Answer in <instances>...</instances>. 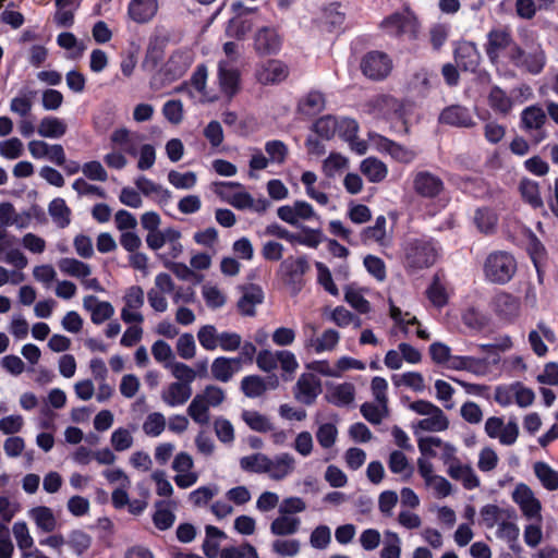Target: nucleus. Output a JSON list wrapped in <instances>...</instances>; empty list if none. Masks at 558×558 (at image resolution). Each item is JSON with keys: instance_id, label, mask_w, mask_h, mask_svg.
Here are the masks:
<instances>
[{"instance_id": "f257e3e1", "label": "nucleus", "mask_w": 558, "mask_h": 558, "mask_svg": "<svg viewBox=\"0 0 558 558\" xmlns=\"http://www.w3.org/2000/svg\"><path fill=\"white\" fill-rule=\"evenodd\" d=\"M441 247L428 236L409 239L403 244V265L409 272L432 267L440 255Z\"/></svg>"}, {"instance_id": "f03ea898", "label": "nucleus", "mask_w": 558, "mask_h": 558, "mask_svg": "<svg viewBox=\"0 0 558 558\" xmlns=\"http://www.w3.org/2000/svg\"><path fill=\"white\" fill-rule=\"evenodd\" d=\"M514 256L506 251H494L487 255L483 265L485 279L495 284H506L517 272Z\"/></svg>"}, {"instance_id": "7ed1b4c3", "label": "nucleus", "mask_w": 558, "mask_h": 558, "mask_svg": "<svg viewBox=\"0 0 558 558\" xmlns=\"http://www.w3.org/2000/svg\"><path fill=\"white\" fill-rule=\"evenodd\" d=\"M411 411L417 415L424 416V418L412 423V428L415 434L422 432H444L449 427V420L444 411L427 400H416L409 403L408 407Z\"/></svg>"}, {"instance_id": "20e7f679", "label": "nucleus", "mask_w": 558, "mask_h": 558, "mask_svg": "<svg viewBox=\"0 0 558 558\" xmlns=\"http://www.w3.org/2000/svg\"><path fill=\"white\" fill-rule=\"evenodd\" d=\"M310 268L306 255L289 256L281 262L278 274L291 292L299 293L304 286L303 277Z\"/></svg>"}, {"instance_id": "39448f33", "label": "nucleus", "mask_w": 558, "mask_h": 558, "mask_svg": "<svg viewBox=\"0 0 558 558\" xmlns=\"http://www.w3.org/2000/svg\"><path fill=\"white\" fill-rule=\"evenodd\" d=\"M510 61L530 74H539L546 65V54L541 45L531 48L530 51L523 50L519 45L511 46L509 52Z\"/></svg>"}, {"instance_id": "423d86ee", "label": "nucleus", "mask_w": 558, "mask_h": 558, "mask_svg": "<svg viewBox=\"0 0 558 558\" xmlns=\"http://www.w3.org/2000/svg\"><path fill=\"white\" fill-rule=\"evenodd\" d=\"M317 327L308 323L304 326V349L311 353L320 354L332 351L339 343L340 333L335 329H326L316 336Z\"/></svg>"}, {"instance_id": "0eeeda50", "label": "nucleus", "mask_w": 558, "mask_h": 558, "mask_svg": "<svg viewBox=\"0 0 558 558\" xmlns=\"http://www.w3.org/2000/svg\"><path fill=\"white\" fill-rule=\"evenodd\" d=\"M380 28L391 37L409 36L415 38L417 21L410 11L396 12L381 21Z\"/></svg>"}, {"instance_id": "6e6552de", "label": "nucleus", "mask_w": 558, "mask_h": 558, "mask_svg": "<svg viewBox=\"0 0 558 558\" xmlns=\"http://www.w3.org/2000/svg\"><path fill=\"white\" fill-rule=\"evenodd\" d=\"M511 497L526 520L543 521L542 502L536 498L530 486L524 483L518 484L514 487Z\"/></svg>"}, {"instance_id": "1a4fd4ad", "label": "nucleus", "mask_w": 558, "mask_h": 558, "mask_svg": "<svg viewBox=\"0 0 558 558\" xmlns=\"http://www.w3.org/2000/svg\"><path fill=\"white\" fill-rule=\"evenodd\" d=\"M369 145L381 154H388L393 160L401 163H410L415 157L416 153L392 140H389L376 132H368Z\"/></svg>"}, {"instance_id": "9d476101", "label": "nucleus", "mask_w": 558, "mask_h": 558, "mask_svg": "<svg viewBox=\"0 0 558 558\" xmlns=\"http://www.w3.org/2000/svg\"><path fill=\"white\" fill-rule=\"evenodd\" d=\"M546 120L545 111L538 106H530L521 113L522 129L530 134L535 144L547 137V132L544 130Z\"/></svg>"}, {"instance_id": "9b49d317", "label": "nucleus", "mask_w": 558, "mask_h": 558, "mask_svg": "<svg viewBox=\"0 0 558 558\" xmlns=\"http://www.w3.org/2000/svg\"><path fill=\"white\" fill-rule=\"evenodd\" d=\"M361 69L365 76L372 80H383L390 73L392 61L385 52L371 51L362 59Z\"/></svg>"}, {"instance_id": "f8f14e48", "label": "nucleus", "mask_w": 558, "mask_h": 558, "mask_svg": "<svg viewBox=\"0 0 558 558\" xmlns=\"http://www.w3.org/2000/svg\"><path fill=\"white\" fill-rule=\"evenodd\" d=\"M413 191L424 198H436L445 190L444 181L437 174L423 170L413 174Z\"/></svg>"}, {"instance_id": "ddd939ff", "label": "nucleus", "mask_w": 558, "mask_h": 558, "mask_svg": "<svg viewBox=\"0 0 558 558\" xmlns=\"http://www.w3.org/2000/svg\"><path fill=\"white\" fill-rule=\"evenodd\" d=\"M485 432L490 438H497L501 445H513L519 436V426L514 420L507 424L501 417L492 416L485 422Z\"/></svg>"}, {"instance_id": "4468645a", "label": "nucleus", "mask_w": 558, "mask_h": 558, "mask_svg": "<svg viewBox=\"0 0 558 558\" xmlns=\"http://www.w3.org/2000/svg\"><path fill=\"white\" fill-rule=\"evenodd\" d=\"M217 186H219V190H217V193L220 195V197L226 201L228 204H230L232 207L236 209H248L254 206V198L252 195L244 191L240 190L236 192H232L231 189H242V184L239 182H220L217 183Z\"/></svg>"}, {"instance_id": "2eb2a0df", "label": "nucleus", "mask_w": 558, "mask_h": 558, "mask_svg": "<svg viewBox=\"0 0 558 558\" xmlns=\"http://www.w3.org/2000/svg\"><path fill=\"white\" fill-rule=\"evenodd\" d=\"M322 392V383L313 373L302 374L294 388V398L306 405L313 404Z\"/></svg>"}, {"instance_id": "dca6fc26", "label": "nucleus", "mask_w": 558, "mask_h": 558, "mask_svg": "<svg viewBox=\"0 0 558 558\" xmlns=\"http://www.w3.org/2000/svg\"><path fill=\"white\" fill-rule=\"evenodd\" d=\"M296 468V460L290 452H280L269 457L267 476L276 482H280L291 476Z\"/></svg>"}, {"instance_id": "f3484780", "label": "nucleus", "mask_w": 558, "mask_h": 558, "mask_svg": "<svg viewBox=\"0 0 558 558\" xmlns=\"http://www.w3.org/2000/svg\"><path fill=\"white\" fill-rule=\"evenodd\" d=\"M282 46V39L274 27H262L254 36V49L259 56L277 54Z\"/></svg>"}, {"instance_id": "a211bd4d", "label": "nucleus", "mask_w": 558, "mask_h": 558, "mask_svg": "<svg viewBox=\"0 0 558 558\" xmlns=\"http://www.w3.org/2000/svg\"><path fill=\"white\" fill-rule=\"evenodd\" d=\"M517 45L513 43L511 34L506 29H493L487 34V43L485 51L488 59L493 63H497L500 57V52L508 50L511 51V46Z\"/></svg>"}, {"instance_id": "6ab92c4d", "label": "nucleus", "mask_w": 558, "mask_h": 558, "mask_svg": "<svg viewBox=\"0 0 558 558\" xmlns=\"http://www.w3.org/2000/svg\"><path fill=\"white\" fill-rule=\"evenodd\" d=\"M492 304L494 312L502 320L512 322L520 314V299L510 293H497L494 296Z\"/></svg>"}, {"instance_id": "aec40b11", "label": "nucleus", "mask_w": 558, "mask_h": 558, "mask_svg": "<svg viewBox=\"0 0 558 558\" xmlns=\"http://www.w3.org/2000/svg\"><path fill=\"white\" fill-rule=\"evenodd\" d=\"M288 66L279 60H268L256 69V80L263 85L277 84L288 77Z\"/></svg>"}, {"instance_id": "412c9836", "label": "nucleus", "mask_w": 558, "mask_h": 558, "mask_svg": "<svg viewBox=\"0 0 558 558\" xmlns=\"http://www.w3.org/2000/svg\"><path fill=\"white\" fill-rule=\"evenodd\" d=\"M143 138V135L137 132H132L126 128L114 130L110 136L111 144L116 148H120L124 154L132 157L137 156Z\"/></svg>"}, {"instance_id": "4be33fe9", "label": "nucleus", "mask_w": 558, "mask_h": 558, "mask_svg": "<svg viewBox=\"0 0 558 558\" xmlns=\"http://www.w3.org/2000/svg\"><path fill=\"white\" fill-rule=\"evenodd\" d=\"M387 220L385 216H378L373 226L362 230L360 238L365 245L377 244L381 247H388L391 244V236L386 230Z\"/></svg>"}, {"instance_id": "5701e85b", "label": "nucleus", "mask_w": 558, "mask_h": 558, "mask_svg": "<svg viewBox=\"0 0 558 558\" xmlns=\"http://www.w3.org/2000/svg\"><path fill=\"white\" fill-rule=\"evenodd\" d=\"M158 9V0H131L128 4V16L137 24H145L155 17Z\"/></svg>"}, {"instance_id": "b1692460", "label": "nucleus", "mask_w": 558, "mask_h": 558, "mask_svg": "<svg viewBox=\"0 0 558 558\" xmlns=\"http://www.w3.org/2000/svg\"><path fill=\"white\" fill-rule=\"evenodd\" d=\"M83 307L90 313V320L95 325H101L114 315V307L108 301H100L95 295H86L83 299Z\"/></svg>"}, {"instance_id": "393cba45", "label": "nucleus", "mask_w": 558, "mask_h": 558, "mask_svg": "<svg viewBox=\"0 0 558 558\" xmlns=\"http://www.w3.org/2000/svg\"><path fill=\"white\" fill-rule=\"evenodd\" d=\"M193 389L183 383L172 381L165 387L160 398L165 404L170 408H177L185 404L192 397Z\"/></svg>"}, {"instance_id": "a878e982", "label": "nucleus", "mask_w": 558, "mask_h": 558, "mask_svg": "<svg viewBox=\"0 0 558 558\" xmlns=\"http://www.w3.org/2000/svg\"><path fill=\"white\" fill-rule=\"evenodd\" d=\"M454 59L462 70L474 72L481 60V54L475 46L471 41H460L457 44L454 49Z\"/></svg>"}, {"instance_id": "bb28decb", "label": "nucleus", "mask_w": 558, "mask_h": 558, "mask_svg": "<svg viewBox=\"0 0 558 558\" xmlns=\"http://www.w3.org/2000/svg\"><path fill=\"white\" fill-rule=\"evenodd\" d=\"M445 366L452 371H466L476 376L485 375L487 369V363L485 359L469 355L451 354Z\"/></svg>"}, {"instance_id": "cd10ccee", "label": "nucleus", "mask_w": 558, "mask_h": 558, "mask_svg": "<svg viewBox=\"0 0 558 558\" xmlns=\"http://www.w3.org/2000/svg\"><path fill=\"white\" fill-rule=\"evenodd\" d=\"M241 357H216L210 366L213 377L221 383H228L241 369Z\"/></svg>"}, {"instance_id": "c85d7f7f", "label": "nucleus", "mask_w": 558, "mask_h": 558, "mask_svg": "<svg viewBox=\"0 0 558 558\" xmlns=\"http://www.w3.org/2000/svg\"><path fill=\"white\" fill-rule=\"evenodd\" d=\"M439 121L457 128H472L475 124L470 110L460 105L445 108L439 116Z\"/></svg>"}, {"instance_id": "c756f323", "label": "nucleus", "mask_w": 558, "mask_h": 558, "mask_svg": "<svg viewBox=\"0 0 558 558\" xmlns=\"http://www.w3.org/2000/svg\"><path fill=\"white\" fill-rule=\"evenodd\" d=\"M264 301V291L259 286L248 284L243 288V294L238 302L242 315L254 316L255 306Z\"/></svg>"}, {"instance_id": "7c9ffc66", "label": "nucleus", "mask_w": 558, "mask_h": 558, "mask_svg": "<svg viewBox=\"0 0 558 558\" xmlns=\"http://www.w3.org/2000/svg\"><path fill=\"white\" fill-rule=\"evenodd\" d=\"M134 183L143 195L154 198L159 204H167L171 198V192L169 190L145 175L136 178Z\"/></svg>"}, {"instance_id": "2f4dec72", "label": "nucleus", "mask_w": 558, "mask_h": 558, "mask_svg": "<svg viewBox=\"0 0 558 558\" xmlns=\"http://www.w3.org/2000/svg\"><path fill=\"white\" fill-rule=\"evenodd\" d=\"M480 514L486 527L493 529L504 520H512L517 518L513 508H500L496 505H485L481 508Z\"/></svg>"}, {"instance_id": "473e14b6", "label": "nucleus", "mask_w": 558, "mask_h": 558, "mask_svg": "<svg viewBox=\"0 0 558 558\" xmlns=\"http://www.w3.org/2000/svg\"><path fill=\"white\" fill-rule=\"evenodd\" d=\"M302 521L296 515L278 514L269 526L270 533L283 537L296 534L301 529Z\"/></svg>"}, {"instance_id": "72a5a7b5", "label": "nucleus", "mask_w": 558, "mask_h": 558, "mask_svg": "<svg viewBox=\"0 0 558 558\" xmlns=\"http://www.w3.org/2000/svg\"><path fill=\"white\" fill-rule=\"evenodd\" d=\"M254 23V12L247 10L229 21L226 33L229 37L241 39L252 29Z\"/></svg>"}, {"instance_id": "f704fd0d", "label": "nucleus", "mask_w": 558, "mask_h": 558, "mask_svg": "<svg viewBox=\"0 0 558 558\" xmlns=\"http://www.w3.org/2000/svg\"><path fill=\"white\" fill-rule=\"evenodd\" d=\"M174 506V502L169 500L156 501L153 522L158 530L166 531L173 525L175 521V514L173 513Z\"/></svg>"}, {"instance_id": "c9c22d12", "label": "nucleus", "mask_w": 558, "mask_h": 558, "mask_svg": "<svg viewBox=\"0 0 558 558\" xmlns=\"http://www.w3.org/2000/svg\"><path fill=\"white\" fill-rule=\"evenodd\" d=\"M447 473L452 480L460 481L465 489L472 490L480 486V478L472 466L461 461L447 468Z\"/></svg>"}, {"instance_id": "e433bc0d", "label": "nucleus", "mask_w": 558, "mask_h": 558, "mask_svg": "<svg viewBox=\"0 0 558 558\" xmlns=\"http://www.w3.org/2000/svg\"><path fill=\"white\" fill-rule=\"evenodd\" d=\"M68 131V125L64 120L47 116L43 118L37 128V133L44 138L57 140L61 138Z\"/></svg>"}, {"instance_id": "4c0bfd02", "label": "nucleus", "mask_w": 558, "mask_h": 558, "mask_svg": "<svg viewBox=\"0 0 558 558\" xmlns=\"http://www.w3.org/2000/svg\"><path fill=\"white\" fill-rule=\"evenodd\" d=\"M218 78L221 92L232 97L239 87L240 75L235 69L229 68L223 61L219 62Z\"/></svg>"}, {"instance_id": "58836bf2", "label": "nucleus", "mask_w": 558, "mask_h": 558, "mask_svg": "<svg viewBox=\"0 0 558 558\" xmlns=\"http://www.w3.org/2000/svg\"><path fill=\"white\" fill-rule=\"evenodd\" d=\"M426 296L429 302L438 308L444 307L448 303L449 292L447 284L438 272L434 275L433 280L426 290Z\"/></svg>"}, {"instance_id": "ea45409f", "label": "nucleus", "mask_w": 558, "mask_h": 558, "mask_svg": "<svg viewBox=\"0 0 558 558\" xmlns=\"http://www.w3.org/2000/svg\"><path fill=\"white\" fill-rule=\"evenodd\" d=\"M360 170L372 183H379L384 181L388 174L386 163L376 157L365 158L361 162Z\"/></svg>"}, {"instance_id": "a19ab883", "label": "nucleus", "mask_w": 558, "mask_h": 558, "mask_svg": "<svg viewBox=\"0 0 558 558\" xmlns=\"http://www.w3.org/2000/svg\"><path fill=\"white\" fill-rule=\"evenodd\" d=\"M29 518L37 529L44 533H51L57 527V519L52 510L46 506H38L29 510Z\"/></svg>"}, {"instance_id": "79ce46f5", "label": "nucleus", "mask_w": 558, "mask_h": 558, "mask_svg": "<svg viewBox=\"0 0 558 558\" xmlns=\"http://www.w3.org/2000/svg\"><path fill=\"white\" fill-rule=\"evenodd\" d=\"M48 214L58 228L64 229L71 223L72 211L61 197L53 198L49 203Z\"/></svg>"}, {"instance_id": "37998d69", "label": "nucleus", "mask_w": 558, "mask_h": 558, "mask_svg": "<svg viewBox=\"0 0 558 558\" xmlns=\"http://www.w3.org/2000/svg\"><path fill=\"white\" fill-rule=\"evenodd\" d=\"M57 265L62 274L77 279L87 278L92 274L90 266L76 258L63 257Z\"/></svg>"}, {"instance_id": "c03bdc74", "label": "nucleus", "mask_w": 558, "mask_h": 558, "mask_svg": "<svg viewBox=\"0 0 558 558\" xmlns=\"http://www.w3.org/2000/svg\"><path fill=\"white\" fill-rule=\"evenodd\" d=\"M325 97L320 92L311 90L299 102V111L303 116L314 117L325 108Z\"/></svg>"}, {"instance_id": "a18cd8bd", "label": "nucleus", "mask_w": 558, "mask_h": 558, "mask_svg": "<svg viewBox=\"0 0 558 558\" xmlns=\"http://www.w3.org/2000/svg\"><path fill=\"white\" fill-rule=\"evenodd\" d=\"M355 389L350 383H343L332 386L328 390L329 401L336 405L344 407L354 401Z\"/></svg>"}, {"instance_id": "49530a36", "label": "nucleus", "mask_w": 558, "mask_h": 558, "mask_svg": "<svg viewBox=\"0 0 558 558\" xmlns=\"http://www.w3.org/2000/svg\"><path fill=\"white\" fill-rule=\"evenodd\" d=\"M388 468L391 473L400 475L403 481H408L413 474V466L407 456L399 450H393L389 454Z\"/></svg>"}, {"instance_id": "de8ad7c7", "label": "nucleus", "mask_w": 558, "mask_h": 558, "mask_svg": "<svg viewBox=\"0 0 558 558\" xmlns=\"http://www.w3.org/2000/svg\"><path fill=\"white\" fill-rule=\"evenodd\" d=\"M269 456L256 452L248 456H244L240 459V468L244 472L267 474Z\"/></svg>"}, {"instance_id": "09e8293b", "label": "nucleus", "mask_w": 558, "mask_h": 558, "mask_svg": "<svg viewBox=\"0 0 558 558\" xmlns=\"http://www.w3.org/2000/svg\"><path fill=\"white\" fill-rule=\"evenodd\" d=\"M533 470L536 477L546 489L556 490L558 488V472L548 463L542 461L535 462Z\"/></svg>"}, {"instance_id": "8fccbe9b", "label": "nucleus", "mask_w": 558, "mask_h": 558, "mask_svg": "<svg viewBox=\"0 0 558 558\" xmlns=\"http://www.w3.org/2000/svg\"><path fill=\"white\" fill-rule=\"evenodd\" d=\"M392 383L396 387L404 386L415 392H423L425 390L424 377L418 372L396 374L392 376Z\"/></svg>"}, {"instance_id": "3c124183", "label": "nucleus", "mask_w": 558, "mask_h": 558, "mask_svg": "<svg viewBox=\"0 0 558 558\" xmlns=\"http://www.w3.org/2000/svg\"><path fill=\"white\" fill-rule=\"evenodd\" d=\"M488 104L494 111L501 114L509 113L513 106L512 99L498 86H494L490 89Z\"/></svg>"}, {"instance_id": "603ef678", "label": "nucleus", "mask_w": 558, "mask_h": 558, "mask_svg": "<svg viewBox=\"0 0 558 558\" xmlns=\"http://www.w3.org/2000/svg\"><path fill=\"white\" fill-rule=\"evenodd\" d=\"M173 238H181L180 231L174 228H167L157 230L146 235V244L153 251H158L163 247Z\"/></svg>"}, {"instance_id": "864d4df0", "label": "nucleus", "mask_w": 558, "mask_h": 558, "mask_svg": "<svg viewBox=\"0 0 558 558\" xmlns=\"http://www.w3.org/2000/svg\"><path fill=\"white\" fill-rule=\"evenodd\" d=\"M242 420L246 423V425L258 433H267L269 430H272V423L270 420L253 410H244L241 414Z\"/></svg>"}, {"instance_id": "5fc2aeb1", "label": "nucleus", "mask_w": 558, "mask_h": 558, "mask_svg": "<svg viewBox=\"0 0 558 558\" xmlns=\"http://www.w3.org/2000/svg\"><path fill=\"white\" fill-rule=\"evenodd\" d=\"M209 405L196 395L187 407L189 416L199 425H207L210 421Z\"/></svg>"}, {"instance_id": "6e6d98bb", "label": "nucleus", "mask_w": 558, "mask_h": 558, "mask_svg": "<svg viewBox=\"0 0 558 558\" xmlns=\"http://www.w3.org/2000/svg\"><path fill=\"white\" fill-rule=\"evenodd\" d=\"M264 148L271 165L281 166L286 162L289 155V149L282 141H267Z\"/></svg>"}, {"instance_id": "4d7b16f0", "label": "nucleus", "mask_w": 558, "mask_h": 558, "mask_svg": "<svg viewBox=\"0 0 558 558\" xmlns=\"http://www.w3.org/2000/svg\"><path fill=\"white\" fill-rule=\"evenodd\" d=\"M35 92L21 90L20 94L13 97L10 101V111L25 118L27 117L33 109V97Z\"/></svg>"}, {"instance_id": "13d9d810", "label": "nucleus", "mask_w": 558, "mask_h": 558, "mask_svg": "<svg viewBox=\"0 0 558 558\" xmlns=\"http://www.w3.org/2000/svg\"><path fill=\"white\" fill-rule=\"evenodd\" d=\"M166 425L165 415L160 412H153L146 416L142 428L146 436L156 438L163 433Z\"/></svg>"}, {"instance_id": "bf43d9fd", "label": "nucleus", "mask_w": 558, "mask_h": 558, "mask_svg": "<svg viewBox=\"0 0 558 558\" xmlns=\"http://www.w3.org/2000/svg\"><path fill=\"white\" fill-rule=\"evenodd\" d=\"M519 190L522 198L533 208H541L543 206L539 187L535 181L529 179L522 180Z\"/></svg>"}, {"instance_id": "052dcab7", "label": "nucleus", "mask_w": 558, "mask_h": 558, "mask_svg": "<svg viewBox=\"0 0 558 558\" xmlns=\"http://www.w3.org/2000/svg\"><path fill=\"white\" fill-rule=\"evenodd\" d=\"M301 549V542L296 538H276L271 544L274 554L280 557H295Z\"/></svg>"}, {"instance_id": "680f3d73", "label": "nucleus", "mask_w": 558, "mask_h": 558, "mask_svg": "<svg viewBox=\"0 0 558 558\" xmlns=\"http://www.w3.org/2000/svg\"><path fill=\"white\" fill-rule=\"evenodd\" d=\"M498 217L489 208H478L474 215V223L483 233H490L497 226Z\"/></svg>"}, {"instance_id": "e2e57ef3", "label": "nucleus", "mask_w": 558, "mask_h": 558, "mask_svg": "<svg viewBox=\"0 0 558 558\" xmlns=\"http://www.w3.org/2000/svg\"><path fill=\"white\" fill-rule=\"evenodd\" d=\"M220 332L214 325H204L197 331V340L206 351H215L218 348Z\"/></svg>"}, {"instance_id": "0e129e2a", "label": "nucleus", "mask_w": 558, "mask_h": 558, "mask_svg": "<svg viewBox=\"0 0 558 558\" xmlns=\"http://www.w3.org/2000/svg\"><path fill=\"white\" fill-rule=\"evenodd\" d=\"M401 544V538L396 532L386 531L380 558H400Z\"/></svg>"}, {"instance_id": "69168bd1", "label": "nucleus", "mask_w": 558, "mask_h": 558, "mask_svg": "<svg viewBox=\"0 0 558 558\" xmlns=\"http://www.w3.org/2000/svg\"><path fill=\"white\" fill-rule=\"evenodd\" d=\"M361 413L372 424H380L388 415V404L365 402L361 405Z\"/></svg>"}, {"instance_id": "338daca9", "label": "nucleus", "mask_w": 558, "mask_h": 558, "mask_svg": "<svg viewBox=\"0 0 558 558\" xmlns=\"http://www.w3.org/2000/svg\"><path fill=\"white\" fill-rule=\"evenodd\" d=\"M461 319L468 328L475 331H481L488 325L487 316L474 307L466 308Z\"/></svg>"}, {"instance_id": "774afa93", "label": "nucleus", "mask_w": 558, "mask_h": 558, "mask_svg": "<svg viewBox=\"0 0 558 558\" xmlns=\"http://www.w3.org/2000/svg\"><path fill=\"white\" fill-rule=\"evenodd\" d=\"M220 558H259L253 545L244 543L238 547H227L220 553Z\"/></svg>"}]
</instances>
